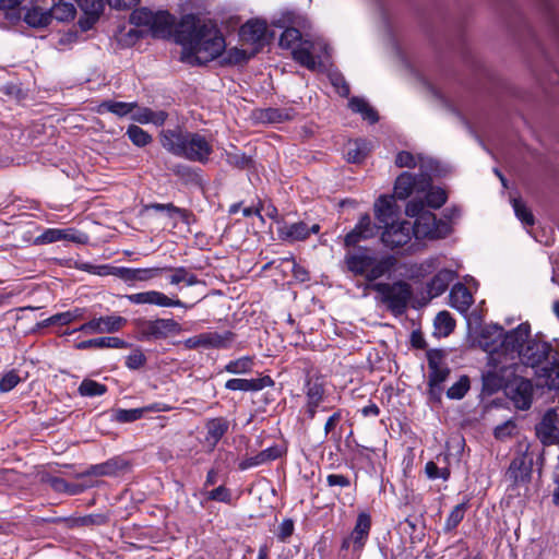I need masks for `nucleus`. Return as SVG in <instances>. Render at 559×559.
I'll return each mask as SVG.
<instances>
[{
	"label": "nucleus",
	"mask_w": 559,
	"mask_h": 559,
	"mask_svg": "<svg viewBox=\"0 0 559 559\" xmlns=\"http://www.w3.org/2000/svg\"><path fill=\"white\" fill-rule=\"evenodd\" d=\"M534 455L527 450L518 454L510 463L506 472V480L508 481V490L515 496L526 497L530 495V484L533 474Z\"/></svg>",
	"instance_id": "1a4fd4ad"
},
{
	"label": "nucleus",
	"mask_w": 559,
	"mask_h": 559,
	"mask_svg": "<svg viewBox=\"0 0 559 559\" xmlns=\"http://www.w3.org/2000/svg\"><path fill=\"white\" fill-rule=\"evenodd\" d=\"M138 108V103H126L116 100H104L99 105L100 110L111 112L118 117H124Z\"/></svg>",
	"instance_id": "c9c22d12"
},
{
	"label": "nucleus",
	"mask_w": 559,
	"mask_h": 559,
	"mask_svg": "<svg viewBox=\"0 0 559 559\" xmlns=\"http://www.w3.org/2000/svg\"><path fill=\"white\" fill-rule=\"evenodd\" d=\"M75 347L81 350L91 348H127L129 343L116 336H102L82 341Z\"/></svg>",
	"instance_id": "bb28decb"
},
{
	"label": "nucleus",
	"mask_w": 559,
	"mask_h": 559,
	"mask_svg": "<svg viewBox=\"0 0 559 559\" xmlns=\"http://www.w3.org/2000/svg\"><path fill=\"white\" fill-rule=\"evenodd\" d=\"M19 374L11 370L0 379V392L5 393L14 389L20 382Z\"/></svg>",
	"instance_id": "052dcab7"
},
{
	"label": "nucleus",
	"mask_w": 559,
	"mask_h": 559,
	"mask_svg": "<svg viewBox=\"0 0 559 559\" xmlns=\"http://www.w3.org/2000/svg\"><path fill=\"white\" fill-rule=\"evenodd\" d=\"M443 352L440 349H429L427 352V361L429 368L428 384H442L450 374V368L442 364Z\"/></svg>",
	"instance_id": "6ab92c4d"
},
{
	"label": "nucleus",
	"mask_w": 559,
	"mask_h": 559,
	"mask_svg": "<svg viewBox=\"0 0 559 559\" xmlns=\"http://www.w3.org/2000/svg\"><path fill=\"white\" fill-rule=\"evenodd\" d=\"M127 324V319L112 314L106 317L94 318L75 331H80L86 334H104V333H115L120 331Z\"/></svg>",
	"instance_id": "dca6fc26"
},
{
	"label": "nucleus",
	"mask_w": 559,
	"mask_h": 559,
	"mask_svg": "<svg viewBox=\"0 0 559 559\" xmlns=\"http://www.w3.org/2000/svg\"><path fill=\"white\" fill-rule=\"evenodd\" d=\"M394 195H381L374 204V212L378 221L383 224L393 222L395 215Z\"/></svg>",
	"instance_id": "cd10ccee"
},
{
	"label": "nucleus",
	"mask_w": 559,
	"mask_h": 559,
	"mask_svg": "<svg viewBox=\"0 0 559 559\" xmlns=\"http://www.w3.org/2000/svg\"><path fill=\"white\" fill-rule=\"evenodd\" d=\"M471 388V381L467 376H461L460 379L453 383L447 391V396L450 400L463 399Z\"/></svg>",
	"instance_id": "09e8293b"
},
{
	"label": "nucleus",
	"mask_w": 559,
	"mask_h": 559,
	"mask_svg": "<svg viewBox=\"0 0 559 559\" xmlns=\"http://www.w3.org/2000/svg\"><path fill=\"white\" fill-rule=\"evenodd\" d=\"M348 105L354 112L360 114L370 123L378 122V112L364 98L353 97L349 99Z\"/></svg>",
	"instance_id": "72a5a7b5"
},
{
	"label": "nucleus",
	"mask_w": 559,
	"mask_h": 559,
	"mask_svg": "<svg viewBox=\"0 0 559 559\" xmlns=\"http://www.w3.org/2000/svg\"><path fill=\"white\" fill-rule=\"evenodd\" d=\"M148 411H165V408H159L157 405L148 406V407H142V408H131V409H122L119 408L115 412V418L119 423H132L144 415L145 412Z\"/></svg>",
	"instance_id": "e433bc0d"
},
{
	"label": "nucleus",
	"mask_w": 559,
	"mask_h": 559,
	"mask_svg": "<svg viewBox=\"0 0 559 559\" xmlns=\"http://www.w3.org/2000/svg\"><path fill=\"white\" fill-rule=\"evenodd\" d=\"M295 524L292 519H285L278 526L276 537L281 542H286L294 533Z\"/></svg>",
	"instance_id": "0e129e2a"
},
{
	"label": "nucleus",
	"mask_w": 559,
	"mask_h": 559,
	"mask_svg": "<svg viewBox=\"0 0 559 559\" xmlns=\"http://www.w3.org/2000/svg\"><path fill=\"white\" fill-rule=\"evenodd\" d=\"M406 215L415 217L412 224L413 235L416 239L442 238L450 231V226L442 219H438L429 210L425 209L423 199L409 201L405 209Z\"/></svg>",
	"instance_id": "423d86ee"
},
{
	"label": "nucleus",
	"mask_w": 559,
	"mask_h": 559,
	"mask_svg": "<svg viewBox=\"0 0 559 559\" xmlns=\"http://www.w3.org/2000/svg\"><path fill=\"white\" fill-rule=\"evenodd\" d=\"M455 273L448 269L440 270L427 284V293L430 298L441 296L454 280Z\"/></svg>",
	"instance_id": "a878e982"
},
{
	"label": "nucleus",
	"mask_w": 559,
	"mask_h": 559,
	"mask_svg": "<svg viewBox=\"0 0 559 559\" xmlns=\"http://www.w3.org/2000/svg\"><path fill=\"white\" fill-rule=\"evenodd\" d=\"M274 380L270 376L255 379L233 378L226 381L225 388L230 391L257 392L273 386Z\"/></svg>",
	"instance_id": "4be33fe9"
},
{
	"label": "nucleus",
	"mask_w": 559,
	"mask_h": 559,
	"mask_svg": "<svg viewBox=\"0 0 559 559\" xmlns=\"http://www.w3.org/2000/svg\"><path fill=\"white\" fill-rule=\"evenodd\" d=\"M374 228L376 227L372 224L370 216L368 214L362 215L355 228L345 236V247H353V249L357 248V245L360 241L370 239L376 235Z\"/></svg>",
	"instance_id": "aec40b11"
},
{
	"label": "nucleus",
	"mask_w": 559,
	"mask_h": 559,
	"mask_svg": "<svg viewBox=\"0 0 559 559\" xmlns=\"http://www.w3.org/2000/svg\"><path fill=\"white\" fill-rule=\"evenodd\" d=\"M301 33L296 27H287L280 37V46L282 48H293L295 44L300 41Z\"/></svg>",
	"instance_id": "13d9d810"
},
{
	"label": "nucleus",
	"mask_w": 559,
	"mask_h": 559,
	"mask_svg": "<svg viewBox=\"0 0 559 559\" xmlns=\"http://www.w3.org/2000/svg\"><path fill=\"white\" fill-rule=\"evenodd\" d=\"M75 269L95 274L99 276L112 275L129 285H133L136 282H148L162 275L168 267H145V269H132L126 266H114L109 264L94 265L88 262H75Z\"/></svg>",
	"instance_id": "0eeeda50"
},
{
	"label": "nucleus",
	"mask_w": 559,
	"mask_h": 559,
	"mask_svg": "<svg viewBox=\"0 0 559 559\" xmlns=\"http://www.w3.org/2000/svg\"><path fill=\"white\" fill-rule=\"evenodd\" d=\"M320 230L318 224H313L309 227L305 222H297L293 224H286L278 229V236L284 241H302L306 240L310 234H317Z\"/></svg>",
	"instance_id": "412c9836"
},
{
	"label": "nucleus",
	"mask_w": 559,
	"mask_h": 559,
	"mask_svg": "<svg viewBox=\"0 0 559 559\" xmlns=\"http://www.w3.org/2000/svg\"><path fill=\"white\" fill-rule=\"evenodd\" d=\"M267 32V25L261 20H249L241 26V38L251 44H263Z\"/></svg>",
	"instance_id": "b1692460"
},
{
	"label": "nucleus",
	"mask_w": 559,
	"mask_h": 559,
	"mask_svg": "<svg viewBox=\"0 0 559 559\" xmlns=\"http://www.w3.org/2000/svg\"><path fill=\"white\" fill-rule=\"evenodd\" d=\"M130 22L136 26H148L154 38L170 39L177 25L176 17L168 11H152L148 8L134 10Z\"/></svg>",
	"instance_id": "6e6552de"
},
{
	"label": "nucleus",
	"mask_w": 559,
	"mask_h": 559,
	"mask_svg": "<svg viewBox=\"0 0 559 559\" xmlns=\"http://www.w3.org/2000/svg\"><path fill=\"white\" fill-rule=\"evenodd\" d=\"M468 508H469L468 499H466L462 503L456 504L451 510L450 514L448 515V518L444 522L443 531L445 533H450V532L454 531L459 526V524L463 521Z\"/></svg>",
	"instance_id": "f704fd0d"
},
{
	"label": "nucleus",
	"mask_w": 559,
	"mask_h": 559,
	"mask_svg": "<svg viewBox=\"0 0 559 559\" xmlns=\"http://www.w3.org/2000/svg\"><path fill=\"white\" fill-rule=\"evenodd\" d=\"M350 484L349 477L343 474H329L326 476V485L329 487L347 488Z\"/></svg>",
	"instance_id": "338daca9"
},
{
	"label": "nucleus",
	"mask_w": 559,
	"mask_h": 559,
	"mask_svg": "<svg viewBox=\"0 0 559 559\" xmlns=\"http://www.w3.org/2000/svg\"><path fill=\"white\" fill-rule=\"evenodd\" d=\"M371 288L381 296V302L394 316H402L406 312L408 304L413 298V288L405 281L393 283H373Z\"/></svg>",
	"instance_id": "9d476101"
},
{
	"label": "nucleus",
	"mask_w": 559,
	"mask_h": 559,
	"mask_svg": "<svg viewBox=\"0 0 559 559\" xmlns=\"http://www.w3.org/2000/svg\"><path fill=\"white\" fill-rule=\"evenodd\" d=\"M519 367H514L513 376L510 378L511 399L519 409L526 411L531 407L533 401V383L530 379L515 374Z\"/></svg>",
	"instance_id": "2eb2a0df"
},
{
	"label": "nucleus",
	"mask_w": 559,
	"mask_h": 559,
	"mask_svg": "<svg viewBox=\"0 0 559 559\" xmlns=\"http://www.w3.org/2000/svg\"><path fill=\"white\" fill-rule=\"evenodd\" d=\"M24 22L34 28H41L46 27L50 24V14L49 10L44 11L43 9L38 7H33L28 10H26L24 17Z\"/></svg>",
	"instance_id": "7c9ffc66"
},
{
	"label": "nucleus",
	"mask_w": 559,
	"mask_h": 559,
	"mask_svg": "<svg viewBox=\"0 0 559 559\" xmlns=\"http://www.w3.org/2000/svg\"><path fill=\"white\" fill-rule=\"evenodd\" d=\"M78 392L81 396L86 397L100 396L107 392V386L97 381L84 379L79 385Z\"/></svg>",
	"instance_id": "a18cd8bd"
},
{
	"label": "nucleus",
	"mask_w": 559,
	"mask_h": 559,
	"mask_svg": "<svg viewBox=\"0 0 559 559\" xmlns=\"http://www.w3.org/2000/svg\"><path fill=\"white\" fill-rule=\"evenodd\" d=\"M253 358L250 356H243L235 360H230L226 366L225 370L234 374H246L251 372L253 368Z\"/></svg>",
	"instance_id": "de8ad7c7"
},
{
	"label": "nucleus",
	"mask_w": 559,
	"mask_h": 559,
	"mask_svg": "<svg viewBox=\"0 0 559 559\" xmlns=\"http://www.w3.org/2000/svg\"><path fill=\"white\" fill-rule=\"evenodd\" d=\"M47 481L56 492H64L70 496L80 495L88 487L83 484L69 483L64 478L57 476L49 477Z\"/></svg>",
	"instance_id": "c756f323"
},
{
	"label": "nucleus",
	"mask_w": 559,
	"mask_h": 559,
	"mask_svg": "<svg viewBox=\"0 0 559 559\" xmlns=\"http://www.w3.org/2000/svg\"><path fill=\"white\" fill-rule=\"evenodd\" d=\"M395 164L400 168H414L416 166V159L411 152L401 151L396 155Z\"/></svg>",
	"instance_id": "69168bd1"
},
{
	"label": "nucleus",
	"mask_w": 559,
	"mask_h": 559,
	"mask_svg": "<svg viewBox=\"0 0 559 559\" xmlns=\"http://www.w3.org/2000/svg\"><path fill=\"white\" fill-rule=\"evenodd\" d=\"M295 116V110L293 108H266L262 117L266 121L271 123H281L284 121L292 120Z\"/></svg>",
	"instance_id": "c03bdc74"
},
{
	"label": "nucleus",
	"mask_w": 559,
	"mask_h": 559,
	"mask_svg": "<svg viewBox=\"0 0 559 559\" xmlns=\"http://www.w3.org/2000/svg\"><path fill=\"white\" fill-rule=\"evenodd\" d=\"M145 211L154 210L156 212H165L168 217L173 218L178 216L182 222L189 223V218L192 213L186 209L178 207L173 203L162 204V203H150L144 206Z\"/></svg>",
	"instance_id": "473e14b6"
},
{
	"label": "nucleus",
	"mask_w": 559,
	"mask_h": 559,
	"mask_svg": "<svg viewBox=\"0 0 559 559\" xmlns=\"http://www.w3.org/2000/svg\"><path fill=\"white\" fill-rule=\"evenodd\" d=\"M513 210L516 217L525 225L533 226L535 223L534 215L526 207V205L520 199H513L512 201Z\"/></svg>",
	"instance_id": "864d4df0"
},
{
	"label": "nucleus",
	"mask_w": 559,
	"mask_h": 559,
	"mask_svg": "<svg viewBox=\"0 0 559 559\" xmlns=\"http://www.w3.org/2000/svg\"><path fill=\"white\" fill-rule=\"evenodd\" d=\"M344 263L348 272L373 283L390 274L395 269L397 259L392 254L379 257L371 248L357 247L345 253Z\"/></svg>",
	"instance_id": "20e7f679"
},
{
	"label": "nucleus",
	"mask_w": 559,
	"mask_h": 559,
	"mask_svg": "<svg viewBox=\"0 0 559 559\" xmlns=\"http://www.w3.org/2000/svg\"><path fill=\"white\" fill-rule=\"evenodd\" d=\"M135 325L141 341L165 340L170 335L182 332V326L174 319L157 318L154 320L140 319Z\"/></svg>",
	"instance_id": "9b49d317"
},
{
	"label": "nucleus",
	"mask_w": 559,
	"mask_h": 559,
	"mask_svg": "<svg viewBox=\"0 0 559 559\" xmlns=\"http://www.w3.org/2000/svg\"><path fill=\"white\" fill-rule=\"evenodd\" d=\"M367 154L368 148L364 140L349 142L345 151L346 160L354 164L361 163L366 158Z\"/></svg>",
	"instance_id": "4c0bfd02"
},
{
	"label": "nucleus",
	"mask_w": 559,
	"mask_h": 559,
	"mask_svg": "<svg viewBox=\"0 0 559 559\" xmlns=\"http://www.w3.org/2000/svg\"><path fill=\"white\" fill-rule=\"evenodd\" d=\"M80 5L85 11V13L90 15L92 23H94L99 17L104 10L103 0H81Z\"/></svg>",
	"instance_id": "4d7b16f0"
},
{
	"label": "nucleus",
	"mask_w": 559,
	"mask_h": 559,
	"mask_svg": "<svg viewBox=\"0 0 559 559\" xmlns=\"http://www.w3.org/2000/svg\"><path fill=\"white\" fill-rule=\"evenodd\" d=\"M219 56H222L221 62L224 66L243 64L251 58V55H248L246 50L236 47L224 50Z\"/></svg>",
	"instance_id": "37998d69"
},
{
	"label": "nucleus",
	"mask_w": 559,
	"mask_h": 559,
	"mask_svg": "<svg viewBox=\"0 0 559 559\" xmlns=\"http://www.w3.org/2000/svg\"><path fill=\"white\" fill-rule=\"evenodd\" d=\"M205 443L213 450L229 429V421L225 417L211 418L205 424Z\"/></svg>",
	"instance_id": "5701e85b"
},
{
	"label": "nucleus",
	"mask_w": 559,
	"mask_h": 559,
	"mask_svg": "<svg viewBox=\"0 0 559 559\" xmlns=\"http://www.w3.org/2000/svg\"><path fill=\"white\" fill-rule=\"evenodd\" d=\"M431 186V178L429 175L421 173L414 176L408 171L402 173L395 180L394 197L400 200H406L414 189L424 191Z\"/></svg>",
	"instance_id": "4468645a"
},
{
	"label": "nucleus",
	"mask_w": 559,
	"mask_h": 559,
	"mask_svg": "<svg viewBox=\"0 0 559 559\" xmlns=\"http://www.w3.org/2000/svg\"><path fill=\"white\" fill-rule=\"evenodd\" d=\"M500 341V348L504 357L532 368L534 374L543 379H551L559 369V346H554L538 334L531 335V324L523 322L510 331H504L500 325L489 326Z\"/></svg>",
	"instance_id": "f257e3e1"
},
{
	"label": "nucleus",
	"mask_w": 559,
	"mask_h": 559,
	"mask_svg": "<svg viewBox=\"0 0 559 559\" xmlns=\"http://www.w3.org/2000/svg\"><path fill=\"white\" fill-rule=\"evenodd\" d=\"M126 134L128 135L129 140L135 146L139 147H144L148 145L153 140L152 135L148 132H146L136 124H130L127 129Z\"/></svg>",
	"instance_id": "49530a36"
},
{
	"label": "nucleus",
	"mask_w": 559,
	"mask_h": 559,
	"mask_svg": "<svg viewBox=\"0 0 559 559\" xmlns=\"http://www.w3.org/2000/svg\"><path fill=\"white\" fill-rule=\"evenodd\" d=\"M109 522L108 513H94L80 516L76 519V524L81 526H102Z\"/></svg>",
	"instance_id": "6e6d98bb"
},
{
	"label": "nucleus",
	"mask_w": 559,
	"mask_h": 559,
	"mask_svg": "<svg viewBox=\"0 0 559 559\" xmlns=\"http://www.w3.org/2000/svg\"><path fill=\"white\" fill-rule=\"evenodd\" d=\"M169 271H173L171 276L169 277V283L171 285H178L180 283H185L187 286H193L200 283L199 278L195 274L191 273L185 266L179 267H170Z\"/></svg>",
	"instance_id": "ea45409f"
},
{
	"label": "nucleus",
	"mask_w": 559,
	"mask_h": 559,
	"mask_svg": "<svg viewBox=\"0 0 559 559\" xmlns=\"http://www.w3.org/2000/svg\"><path fill=\"white\" fill-rule=\"evenodd\" d=\"M63 230L60 228H48L34 239V245H47L63 240Z\"/></svg>",
	"instance_id": "5fc2aeb1"
},
{
	"label": "nucleus",
	"mask_w": 559,
	"mask_h": 559,
	"mask_svg": "<svg viewBox=\"0 0 559 559\" xmlns=\"http://www.w3.org/2000/svg\"><path fill=\"white\" fill-rule=\"evenodd\" d=\"M447 199L448 195L443 189L430 188L423 201L425 203V207L439 209L447 202Z\"/></svg>",
	"instance_id": "8fccbe9b"
},
{
	"label": "nucleus",
	"mask_w": 559,
	"mask_h": 559,
	"mask_svg": "<svg viewBox=\"0 0 559 559\" xmlns=\"http://www.w3.org/2000/svg\"><path fill=\"white\" fill-rule=\"evenodd\" d=\"M206 349H227L231 346L236 338V334L231 331L218 332H204Z\"/></svg>",
	"instance_id": "c85d7f7f"
},
{
	"label": "nucleus",
	"mask_w": 559,
	"mask_h": 559,
	"mask_svg": "<svg viewBox=\"0 0 559 559\" xmlns=\"http://www.w3.org/2000/svg\"><path fill=\"white\" fill-rule=\"evenodd\" d=\"M384 230L381 235L383 245L390 249L401 248L407 245L413 235L412 223L403 221L400 223H388L384 224Z\"/></svg>",
	"instance_id": "ddd939ff"
},
{
	"label": "nucleus",
	"mask_w": 559,
	"mask_h": 559,
	"mask_svg": "<svg viewBox=\"0 0 559 559\" xmlns=\"http://www.w3.org/2000/svg\"><path fill=\"white\" fill-rule=\"evenodd\" d=\"M133 305H155L158 307H182V308H191L187 304L182 302L180 299L169 298L162 292L158 290H147L135 294H130L124 296Z\"/></svg>",
	"instance_id": "f3484780"
},
{
	"label": "nucleus",
	"mask_w": 559,
	"mask_h": 559,
	"mask_svg": "<svg viewBox=\"0 0 559 559\" xmlns=\"http://www.w3.org/2000/svg\"><path fill=\"white\" fill-rule=\"evenodd\" d=\"M515 429V424L511 420H508L495 428L493 435L497 439L503 440L508 437H511L513 430Z\"/></svg>",
	"instance_id": "774afa93"
},
{
	"label": "nucleus",
	"mask_w": 559,
	"mask_h": 559,
	"mask_svg": "<svg viewBox=\"0 0 559 559\" xmlns=\"http://www.w3.org/2000/svg\"><path fill=\"white\" fill-rule=\"evenodd\" d=\"M174 40L182 50L180 61L192 67L205 66L219 57L226 48L222 32L211 20L197 14L181 16L174 32Z\"/></svg>",
	"instance_id": "f03ea898"
},
{
	"label": "nucleus",
	"mask_w": 559,
	"mask_h": 559,
	"mask_svg": "<svg viewBox=\"0 0 559 559\" xmlns=\"http://www.w3.org/2000/svg\"><path fill=\"white\" fill-rule=\"evenodd\" d=\"M343 419L342 409L335 411L325 421L324 435H331L332 438L335 436V428Z\"/></svg>",
	"instance_id": "e2e57ef3"
},
{
	"label": "nucleus",
	"mask_w": 559,
	"mask_h": 559,
	"mask_svg": "<svg viewBox=\"0 0 559 559\" xmlns=\"http://www.w3.org/2000/svg\"><path fill=\"white\" fill-rule=\"evenodd\" d=\"M129 462L120 456H115L106 462L91 465L86 471L82 472L78 475V477L85 476H116L121 472H124L129 468Z\"/></svg>",
	"instance_id": "a211bd4d"
},
{
	"label": "nucleus",
	"mask_w": 559,
	"mask_h": 559,
	"mask_svg": "<svg viewBox=\"0 0 559 559\" xmlns=\"http://www.w3.org/2000/svg\"><path fill=\"white\" fill-rule=\"evenodd\" d=\"M146 362V357L141 349H134L126 358V366L131 370H138Z\"/></svg>",
	"instance_id": "bf43d9fd"
},
{
	"label": "nucleus",
	"mask_w": 559,
	"mask_h": 559,
	"mask_svg": "<svg viewBox=\"0 0 559 559\" xmlns=\"http://www.w3.org/2000/svg\"><path fill=\"white\" fill-rule=\"evenodd\" d=\"M162 146L175 156L206 165L214 153L212 138L180 128L160 132Z\"/></svg>",
	"instance_id": "7ed1b4c3"
},
{
	"label": "nucleus",
	"mask_w": 559,
	"mask_h": 559,
	"mask_svg": "<svg viewBox=\"0 0 559 559\" xmlns=\"http://www.w3.org/2000/svg\"><path fill=\"white\" fill-rule=\"evenodd\" d=\"M294 59L309 70L317 68V61L309 48L299 46L293 50Z\"/></svg>",
	"instance_id": "3c124183"
},
{
	"label": "nucleus",
	"mask_w": 559,
	"mask_h": 559,
	"mask_svg": "<svg viewBox=\"0 0 559 559\" xmlns=\"http://www.w3.org/2000/svg\"><path fill=\"white\" fill-rule=\"evenodd\" d=\"M450 305L461 313H466L471 308L474 299L468 288L457 283L450 292Z\"/></svg>",
	"instance_id": "393cba45"
},
{
	"label": "nucleus",
	"mask_w": 559,
	"mask_h": 559,
	"mask_svg": "<svg viewBox=\"0 0 559 559\" xmlns=\"http://www.w3.org/2000/svg\"><path fill=\"white\" fill-rule=\"evenodd\" d=\"M371 530V516L367 512H360L356 519L355 526L350 534L345 537L341 545V550L352 551V556L356 559L360 554L369 538Z\"/></svg>",
	"instance_id": "f8f14e48"
},
{
	"label": "nucleus",
	"mask_w": 559,
	"mask_h": 559,
	"mask_svg": "<svg viewBox=\"0 0 559 559\" xmlns=\"http://www.w3.org/2000/svg\"><path fill=\"white\" fill-rule=\"evenodd\" d=\"M83 316H84V309L75 308L73 310L60 312V313H57V314L48 318L45 321V325L46 326L53 325V324L66 325V324H69L78 319L83 318Z\"/></svg>",
	"instance_id": "a19ab883"
},
{
	"label": "nucleus",
	"mask_w": 559,
	"mask_h": 559,
	"mask_svg": "<svg viewBox=\"0 0 559 559\" xmlns=\"http://www.w3.org/2000/svg\"><path fill=\"white\" fill-rule=\"evenodd\" d=\"M207 499L224 503H231V492L225 486H218L207 493Z\"/></svg>",
	"instance_id": "680f3d73"
},
{
	"label": "nucleus",
	"mask_w": 559,
	"mask_h": 559,
	"mask_svg": "<svg viewBox=\"0 0 559 559\" xmlns=\"http://www.w3.org/2000/svg\"><path fill=\"white\" fill-rule=\"evenodd\" d=\"M491 334L490 328H486L480 333V344L486 352L489 353L488 357V369L483 372V391L488 394H493L510 385V378L513 376L514 367H519L518 362L506 364L501 360L503 355L501 348L490 344L487 338Z\"/></svg>",
	"instance_id": "39448f33"
},
{
	"label": "nucleus",
	"mask_w": 559,
	"mask_h": 559,
	"mask_svg": "<svg viewBox=\"0 0 559 559\" xmlns=\"http://www.w3.org/2000/svg\"><path fill=\"white\" fill-rule=\"evenodd\" d=\"M306 399L310 401L322 402L325 394L323 382L320 378H308L305 383Z\"/></svg>",
	"instance_id": "79ce46f5"
},
{
	"label": "nucleus",
	"mask_w": 559,
	"mask_h": 559,
	"mask_svg": "<svg viewBox=\"0 0 559 559\" xmlns=\"http://www.w3.org/2000/svg\"><path fill=\"white\" fill-rule=\"evenodd\" d=\"M435 328L444 336L453 332L455 320L448 311H440L435 319Z\"/></svg>",
	"instance_id": "603ef678"
},
{
	"label": "nucleus",
	"mask_w": 559,
	"mask_h": 559,
	"mask_svg": "<svg viewBox=\"0 0 559 559\" xmlns=\"http://www.w3.org/2000/svg\"><path fill=\"white\" fill-rule=\"evenodd\" d=\"M50 21L56 19L59 22H69L75 17L76 8L72 2L59 0L49 10Z\"/></svg>",
	"instance_id": "2f4dec72"
},
{
	"label": "nucleus",
	"mask_w": 559,
	"mask_h": 559,
	"mask_svg": "<svg viewBox=\"0 0 559 559\" xmlns=\"http://www.w3.org/2000/svg\"><path fill=\"white\" fill-rule=\"evenodd\" d=\"M223 155L226 163L237 169H248L253 165L252 158L241 153L236 147L234 151H225Z\"/></svg>",
	"instance_id": "58836bf2"
}]
</instances>
